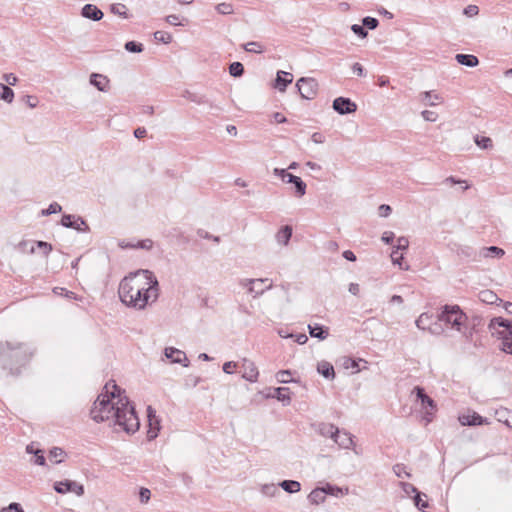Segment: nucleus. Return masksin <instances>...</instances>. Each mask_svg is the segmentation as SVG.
I'll list each match as a JSON object with an SVG mask.
<instances>
[{
	"label": "nucleus",
	"instance_id": "obj_1",
	"mask_svg": "<svg viewBox=\"0 0 512 512\" xmlns=\"http://www.w3.org/2000/svg\"><path fill=\"white\" fill-rule=\"evenodd\" d=\"M124 393L125 391L114 380H109L94 402L90 415L98 423L113 418L114 425L132 434L138 431L140 421L135 407L130 404L129 398Z\"/></svg>",
	"mask_w": 512,
	"mask_h": 512
},
{
	"label": "nucleus",
	"instance_id": "obj_2",
	"mask_svg": "<svg viewBox=\"0 0 512 512\" xmlns=\"http://www.w3.org/2000/svg\"><path fill=\"white\" fill-rule=\"evenodd\" d=\"M34 355L31 345L19 341H0V366L11 376H19Z\"/></svg>",
	"mask_w": 512,
	"mask_h": 512
},
{
	"label": "nucleus",
	"instance_id": "obj_3",
	"mask_svg": "<svg viewBox=\"0 0 512 512\" xmlns=\"http://www.w3.org/2000/svg\"><path fill=\"white\" fill-rule=\"evenodd\" d=\"M139 280L142 285H144L143 290L140 292H136L133 301L129 307L135 308L137 310L144 309L149 300L152 299V302L156 301L159 296V282L150 270H138Z\"/></svg>",
	"mask_w": 512,
	"mask_h": 512
},
{
	"label": "nucleus",
	"instance_id": "obj_4",
	"mask_svg": "<svg viewBox=\"0 0 512 512\" xmlns=\"http://www.w3.org/2000/svg\"><path fill=\"white\" fill-rule=\"evenodd\" d=\"M437 320L449 325L458 332H462V328L467 324L468 316L458 305L446 304L441 308L440 313H438Z\"/></svg>",
	"mask_w": 512,
	"mask_h": 512
},
{
	"label": "nucleus",
	"instance_id": "obj_5",
	"mask_svg": "<svg viewBox=\"0 0 512 512\" xmlns=\"http://www.w3.org/2000/svg\"><path fill=\"white\" fill-rule=\"evenodd\" d=\"M139 277L138 271L132 272L124 277L119 284L118 294L120 300L127 307L132 303L136 292L144 291V285L141 284Z\"/></svg>",
	"mask_w": 512,
	"mask_h": 512
},
{
	"label": "nucleus",
	"instance_id": "obj_6",
	"mask_svg": "<svg viewBox=\"0 0 512 512\" xmlns=\"http://www.w3.org/2000/svg\"><path fill=\"white\" fill-rule=\"evenodd\" d=\"M413 393H415L417 400L420 401L422 409L425 410L424 420L426 423H430L432 415L436 411L435 401L426 394L425 389L421 386L414 387Z\"/></svg>",
	"mask_w": 512,
	"mask_h": 512
},
{
	"label": "nucleus",
	"instance_id": "obj_7",
	"mask_svg": "<svg viewBox=\"0 0 512 512\" xmlns=\"http://www.w3.org/2000/svg\"><path fill=\"white\" fill-rule=\"evenodd\" d=\"M296 87L303 99H313L319 88V84L316 79L311 77H301L296 82Z\"/></svg>",
	"mask_w": 512,
	"mask_h": 512
},
{
	"label": "nucleus",
	"instance_id": "obj_8",
	"mask_svg": "<svg viewBox=\"0 0 512 512\" xmlns=\"http://www.w3.org/2000/svg\"><path fill=\"white\" fill-rule=\"evenodd\" d=\"M512 327V321L503 317H494L488 324V330L492 336L502 340L503 336Z\"/></svg>",
	"mask_w": 512,
	"mask_h": 512
},
{
	"label": "nucleus",
	"instance_id": "obj_9",
	"mask_svg": "<svg viewBox=\"0 0 512 512\" xmlns=\"http://www.w3.org/2000/svg\"><path fill=\"white\" fill-rule=\"evenodd\" d=\"M61 225L74 229L78 232H89L90 228L87 222L81 217L72 214H64L61 218Z\"/></svg>",
	"mask_w": 512,
	"mask_h": 512
},
{
	"label": "nucleus",
	"instance_id": "obj_10",
	"mask_svg": "<svg viewBox=\"0 0 512 512\" xmlns=\"http://www.w3.org/2000/svg\"><path fill=\"white\" fill-rule=\"evenodd\" d=\"M53 488L59 494L72 492L75 493L77 496L84 495V486L76 481L69 479L55 482Z\"/></svg>",
	"mask_w": 512,
	"mask_h": 512
},
{
	"label": "nucleus",
	"instance_id": "obj_11",
	"mask_svg": "<svg viewBox=\"0 0 512 512\" xmlns=\"http://www.w3.org/2000/svg\"><path fill=\"white\" fill-rule=\"evenodd\" d=\"M333 109L340 115H347L356 112L357 104L347 97H337L333 100Z\"/></svg>",
	"mask_w": 512,
	"mask_h": 512
},
{
	"label": "nucleus",
	"instance_id": "obj_12",
	"mask_svg": "<svg viewBox=\"0 0 512 512\" xmlns=\"http://www.w3.org/2000/svg\"><path fill=\"white\" fill-rule=\"evenodd\" d=\"M240 372L242 373V378L251 383L256 382L258 379V369L255 363L249 359H243L240 365Z\"/></svg>",
	"mask_w": 512,
	"mask_h": 512
},
{
	"label": "nucleus",
	"instance_id": "obj_13",
	"mask_svg": "<svg viewBox=\"0 0 512 512\" xmlns=\"http://www.w3.org/2000/svg\"><path fill=\"white\" fill-rule=\"evenodd\" d=\"M164 354L172 363L182 364L184 367H187L189 364L186 354L177 348L167 347L164 350Z\"/></svg>",
	"mask_w": 512,
	"mask_h": 512
},
{
	"label": "nucleus",
	"instance_id": "obj_14",
	"mask_svg": "<svg viewBox=\"0 0 512 512\" xmlns=\"http://www.w3.org/2000/svg\"><path fill=\"white\" fill-rule=\"evenodd\" d=\"M292 81L293 75L291 73L280 70L276 74L274 87L278 89L280 92H284L288 85L292 83Z\"/></svg>",
	"mask_w": 512,
	"mask_h": 512
},
{
	"label": "nucleus",
	"instance_id": "obj_15",
	"mask_svg": "<svg viewBox=\"0 0 512 512\" xmlns=\"http://www.w3.org/2000/svg\"><path fill=\"white\" fill-rule=\"evenodd\" d=\"M89 82L97 90L101 92H107L109 90L110 80L107 76L99 73H92L89 78Z\"/></svg>",
	"mask_w": 512,
	"mask_h": 512
},
{
	"label": "nucleus",
	"instance_id": "obj_16",
	"mask_svg": "<svg viewBox=\"0 0 512 512\" xmlns=\"http://www.w3.org/2000/svg\"><path fill=\"white\" fill-rule=\"evenodd\" d=\"M459 421L463 426H479L487 424V420L476 412L472 414L462 415L459 417Z\"/></svg>",
	"mask_w": 512,
	"mask_h": 512
},
{
	"label": "nucleus",
	"instance_id": "obj_17",
	"mask_svg": "<svg viewBox=\"0 0 512 512\" xmlns=\"http://www.w3.org/2000/svg\"><path fill=\"white\" fill-rule=\"evenodd\" d=\"M81 15L84 18H87V19H90L93 21H99L104 16L103 12L97 6H95L93 4L84 5L81 10Z\"/></svg>",
	"mask_w": 512,
	"mask_h": 512
},
{
	"label": "nucleus",
	"instance_id": "obj_18",
	"mask_svg": "<svg viewBox=\"0 0 512 512\" xmlns=\"http://www.w3.org/2000/svg\"><path fill=\"white\" fill-rule=\"evenodd\" d=\"M290 390L287 387H277L273 389L272 393H269L267 397L276 398L282 402L284 406L289 405L291 402Z\"/></svg>",
	"mask_w": 512,
	"mask_h": 512
},
{
	"label": "nucleus",
	"instance_id": "obj_19",
	"mask_svg": "<svg viewBox=\"0 0 512 512\" xmlns=\"http://www.w3.org/2000/svg\"><path fill=\"white\" fill-rule=\"evenodd\" d=\"M316 431L320 435L324 437H330L332 439L337 437V435L340 433L339 428L331 423H318L316 425Z\"/></svg>",
	"mask_w": 512,
	"mask_h": 512
},
{
	"label": "nucleus",
	"instance_id": "obj_20",
	"mask_svg": "<svg viewBox=\"0 0 512 512\" xmlns=\"http://www.w3.org/2000/svg\"><path fill=\"white\" fill-rule=\"evenodd\" d=\"M308 330L311 337L319 340H325L329 335V328L318 323L309 324Z\"/></svg>",
	"mask_w": 512,
	"mask_h": 512
},
{
	"label": "nucleus",
	"instance_id": "obj_21",
	"mask_svg": "<svg viewBox=\"0 0 512 512\" xmlns=\"http://www.w3.org/2000/svg\"><path fill=\"white\" fill-rule=\"evenodd\" d=\"M292 227L290 225L282 226L279 231L276 233L275 238L278 244L288 245L291 237H292Z\"/></svg>",
	"mask_w": 512,
	"mask_h": 512
},
{
	"label": "nucleus",
	"instance_id": "obj_22",
	"mask_svg": "<svg viewBox=\"0 0 512 512\" xmlns=\"http://www.w3.org/2000/svg\"><path fill=\"white\" fill-rule=\"evenodd\" d=\"M266 281H268L267 278H265V279H262V278H260V279H242L240 281V284L244 287H247L249 293H255L254 297H257L259 295H262L265 292V289L256 290L254 285L257 283H264Z\"/></svg>",
	"mask_w": 512,
	"mask_h": 512
},
{
	"label": "nucleus",
	"instance_id": "obj_23",
	"mask_svg": "<svg viewBox=\"0 0 512 512\" xmlns=\"http://www.w3.org/2000/svg\"><path fill=\"white\" fill-rule=\"evenodd\" d=\"M334 442L339 445V447L344 449L352 448L354 444L353 436L348 432L339 433L337 437L333 438Z\"/></svg>",
	"mask_w": 512,
	"mask_h": 512
},
{
	"label": "nucleus",
	"instance_id": "obj_24",
	"mask_svg": "<svg viewBox=\"0 0 512 512\" xmlns=\"http://www.w3.org/2000/svg\"><path fill=\"white\" fill-rule=\"evenodd\" d=\"M26 452L28 454H33L35 456V459L33 460V463L39 466H44L46 464V458L44 457V451L35 448L34 443H31L26 446Z\"/></svg>",
	"mask_w": 512,
	"mask_h": 512
},
{
	"label": "nucleus",
	"instance_id": "obj_25",
	"mask_svg": "<svg viewBox=\"0 0 512 512\" xmlns=\"http://www.w3.org/2000/svg\"><path fill=\"white\" fill-rule=\"evenodd\" d=\"M317 371L326 379H334L335 378V370L331 363L327 361H320L317 365Z\"/></svg>",
	"mask_w": 512,
	"mask_h": 512
},
{
	"label": "nucleus",
	"instance_id": "obj_26",
	"mask_svg": "<svg viewBox=\"0 0 512 512\" xmlns=\"http://www.w3.org/2000/svg\"><path fill=\"white\" fill-rule=\"evenodd\" d=\"M495 417L499 422L512 428V410L501 407L495 411Z\"/></svg>",
	"mask_w": 512,
	"mask_h": 512
},
{
	"label": "nucleus",
	"instance_id": "obj_27",
	"mask_svg": "<svg viewBox=\"0 0 512 512\" xmlns=\"http://www.w3.org/2000/svg\"><path fill=\"white\" fill-rule=\"evenodd\" d=\"M478 298L481 302L490 305L502 302V299H500L495 292L488 289L480 291L478 294Z\"/></svg>",
	"mask_w": 512,
	"mask_h": 512
},
{
	"label": "nucleus",
	"instance_id": "obj_28",
	"mask_svg": "<svg viewBox=\"0 0 512 512\" xmlns=\"http://www.w3.org/2000/svg\"><path fill=\"white\" fill-rule=\"evenodd\" d=\"M455 60L464 66L467 67H476L479 64V60L475 55L472 54H456Z\"/></svg>",
	"mask_w": 512,
	"mask_h": 512
},
{
	"label": "nucleus",
	"instance_id": "obj_29",
	"mask_svg": "<svg viewBox=\"0 0 512 512\" xmlns=\"http://www.w3.org/2000/svg\"><path fill=\"white\" fill-rule=\"evenodd\" d=\"M160 422L161 421L158 416L148 420L147 438L149 441L154 440L158 436L161 429Z\"/></svg>",
	"mask_w": 512,
	"mask_h": 512
},
{
	"label": "nucleus",
	"instance_id": "obj_30",
	"mask_svg": "<svg viewBox=\"0 0 512 512\" xmlns=\"http://www.w3.org/2000/svg\"><path fill=\"white\" fill-rule=\"evenodd\" d=\"M434 319L433 315L422 313L415 321V324L421 330H429Z\"/></svg>",
	"mask_w": 512,
	"mask_h": 512
},
{
	"label": "nucleus",
	"instance_id": "obj_31",
	"mask_svg": "<svg viewBox=\"0 0 512 512\" xmlns=\"http://www.w3.org/2000/svg\"><path fill=\"white\" fill-rule=\"evenodd\" d=\"M278 486L290 494L301 490V484L296 480H283L278 484Z\"/></svg>",
	"mask_w": 512,
	"mask_h": 512
},
{
	"label": "nucleus",
	"instance_id": "obj_32",
	"mask_svg": "<svg viewBox=\"0 0 512 512\" xmlns=\"http://www.w3.org/2000/svg\"><path fill=\"white\" fill-rule=\"evenodd\" d=\"M291 183L294 186L295 195L302 197L306 194V183L300 177H290Z\"/></svg>",
	"mask_w": 512,
	"mask_h": 512
},
{
	"label": "nucleus",
	"instance_id": "obj_33",
	"mask_svg": "<svg viewBox=\"0 0 512 512\" xmlns=\"http://www.w3.org/2000/svg\"><path fill=\"white\" fill-rule=\"evenodd\" d=\"M308 499L312 504L318 505L320 503H323L326 499L325 490L323 489V487L315 488L308 495Z\"/></svg>",
	"mask_w": 512,
	"mask_h": 512
},
{
	"label": "nucleus",
	"instance_id": "obj_34",
	"mask_svg": "<svg viewBox=\"0 0 512 512\" xmlns=\"http://www.w3.org/2000/svg\"><path fill=\"white\" fill-rule=\"evenodd\" d=\"M456 253L461 258L466 259H475L476 258V251L473 247L468 245H458L456 249Z\"/></svg>",
	"mask_w": 512,
	"mask_h": 512
},
{
	"label": "nucleus",
	"instance_id": "obj_35",
	"mask_svg": "<svg viewBox=\"0 0 512 512\" xmlns=\"http://www.w3.org/2000/svg\"><path fill=\"white\" fill-rule=\"evenodd\" d=\"M505 254V251L502 248L497 246L484 247L481 250V255L483 257H491V258H500Z\"/></svg>",
	"mask_w": 512,
	"mask_h": 512
},
{
	"label": "nucleus",
	"instance_id": "obj_36",
	"mask_svg": "<svg viewBox=\"0 0 512 512\" xmlns=\"http://www.w3.org/2000/svg\"><path fill=\"white\" fill-rule=\"evenodd\" d=\"M191 102H194L198 105L208 104L211 110L222 111V108L219 105L210 102L204 95L194 93Z\"/></svg>",
	"mask_w": 512,
	"mask_h": 512
},
{
	"label": "nucleus",
	"instance_id": "obj_37",
	"mask_svg": "<svg viewBox=\"0 0 512 512\" xmlns=\"http://www.w3.org/2000/svg\"><path fill=\"white\" fill-rule=\"evenodd\" d=\"M0 99L7 103H12L14 99V92L10 86L0 83Z\"/></svg>",
	"mask_w": 512,
	"mask_h": 512
},
{
	"label": "nucleus",
	"instance_id": "obj_38",
	"mask_svg": "<svg viewBox=\"0 0 512 512\" xmlns=\"http://www.w3.org/2000/svg\"><path fill=\"white\" fill-rule=\"evenodd\" d=\"M474 142L481 149H490L493 147L492 139L490 137L475 135Z\"/></svg>",
	"mask_w": 512,
	"mask_h": 512
},
{
	"label": "nucleus",
	"instance_id": "obj_39",
	"mask_svg": "<svg viewBox=\"0 0 512 512\" xmlns=\"http://www.w3.org/2000/svg\"><path fill=\"white\" fill-rule=\"evenodd\" d=\"M111 13L118 15L124 19H127L129 17L127 8L124 4L121 3H115L110 6Z\"/></svg>",
	"mask_w": 512,
	"mask_h": 512
},
{
	"label": "nucleus",
	"instance_id": "obj_40",
	"mask_svg": "<svg viewBox=\"0 0 512 512\" xmlns=\"http://www.w3.org/2000/svg\"><path fill=\"white\" fill-rule=\"evenodd\" d=\"M242 48L246 52H250V53H262L264 51L263 45L257 41H251L246 44H243Z\"/></svg>",
	"mask_w": 512,
	"mask_h": 512
},
{
	"label": "nucleus",
	"instance_id": "obj_41",
	"mask_svg": "<svg viewBox=\"0 0 512 512\" xmlns=\"http://www.w3.org/2000/svg\"><path fill=\"white\" fill-rule=\"evenodd\" d=\"M244 66L241 62H233L229 66V74L232 77L238 78L241 77L244 74Z\"/></svg>",
	"mask_w": 512,
	"mask_h": 512
},
{
	"label": "nucleus",
	"instance_id": "obj_42",
	"mask_svg": "<svg viewBox=\"0 0 512 512\" xmlns=\"http://www.w3.org/2000/svg\"><path fill=\"white\" fill-rule=\"evenodd\" d=\"M124 48L130 53H140L144 50L143 44L137 41H127Z\"/></svg>",
	"mask_w": 512,
	"mask_h": 512
},
{
	"label": "nucleus",
	"instance_id": "obj_43",
	"mask_svg": "<svg viewBox=\"0 0 512 512\" xmlns=\"http://www.w3.org/2000/svg\"><path fill=\"white\" fill-rule=\"evenodd\" d=\"M468 325L472 327V330L479 332L480 327L484 325V318L480 315H473L467 321Z\"/></svg>",
	"mask_w": 512,
	"mask_h": 512
},
{
	"label": "nucleus",
	"instance_id": "obj_44",
	"mask_svg": "<svg viewBox=\"0 0 512 512\" xmlns=\"http://www.w3.org/2000/svg\"><path fill=\"white\" fill-rule=\"evenodd\" d=\"M273 174L277 177H280L283 182L291 183L290 177H297L296 175H293L292 173H289L287 169H281V168H274Z\"/></svg>",
	"mask_w": 512,
	"mask_h": 512
},
{
	"label": "nucleus",
	"instance_id": "obj_45",
	"mask_svg": "<svg viewBox=\"0 0 512 512\" xmlns=\"http://www.w3.org/2000/svg\"><path fill=\"white\" fill-rule=\"evenodd\" d=\"M64 456H66V452L60 447H53L49 451V458L54 459L56 464L61 463L63 461V459L62 458L58 459V458L64 457Z\"/></svg>",
	"mask_w": 512,
	"mask_h": 512
},
{
	"label": "nucleus",
	"instance_id": "obj_46",
	"mask_svg": "<svg viewBox=\"0 0 512 512\" xmlns=\"http://www.w3.org/2000/svg\"><path fill=\"white\" fill-rule=\"evenodd\" d=\"M435 100H439V96L437 94H432L431 91H427L422 94L421 101L425 105L434 106L436 104Z\"/></svg>",
	"mask_w": 512,
	"mask_h": 512
},
{
	"label": "nucleus",
	"instance_id": "obj_47",
	"mask_svg": "<svg viewBox=\"0 0 512 512\" xmlns=\"http://www.w3.org/2000/svg\"><path fill=\"white\" fill-rule=\"evenodd\" d=\"M291 374L292 372L290 370H280L276 374V379L279 383H290L294 381L293 379L290 378Z\"/></svg>",
	"mask_w": 512,
	"mask_h": 512
},
{
	"label": "nucleus",
	"instance_id": "obj_48",
	"mask_svg": "<svg viewBox=\"0 0 512 512\" xmlns=\"http://www.w3.org/2000/svg\"><path fill=\"white\" fill-rule=\"evenodd\" d=\"M362 24L365 29L374 30L378 27L379 21L377 18L366 16L362 19Z\"/></svg>",
	"mask_w": 512,
	"mask_h": 512
},
{
	"label": "nucleus",
	"instance_id": "obj_49",
	"mask_svg": "<svg viewBox=\"0 0 512 512\" xmlns=\"http://www.w3.org/2000/svg\"><path fill=\"white\" fill-rule=\"evenodd\" d=\"M154 38L156 41L164 44H169L172 41V35L165 31H156L154 33Z\"/></svg>",
	"mask_w": 512,
	"mask_h": 512
},
{
	"label": "nucleus",
	"instance_id": "obj_50",
	"mask_svg": "<svg viewBox=\"0 0 512 512\" xmlns=\"http://www.w3.org/2000/svg\"><path fill=\"white\" fill-rule=\"evenodd\" d=\"M216 11L219 13V14H222V15H229V14H232L234 12V9H233V6L232 4L230 3H219L216 7H215Z\"/></svg>",
	"mask_w": 512,
	"mask_h": 512
},
{
	"label": "nucleus",
	"instance_id": "obj_51",
	"mask_svg": "<svg viewBox=\"0 0 512 512\" xmlns=\"http://www.w3.org/2000/svg\"><path fill=\"white\" fill-rule=\"evenodd\" d=\"M62 211V207L61 205H59L57 202H53L51 203L48 208L46 209H43L41 211V215L42 216H48V215H51V214H56V213H59Z\"/></svg>",
	"mask_w": 512,
	"mask_h": 512
},
{
	"label": "nucleus",
	"instance_id": "obj_52",
	"mask_svg": "<svg viewBox=\"0 0 512 512\" xmlns=\"http://www.w3.org/2000/svg\"><path fill=\"white\" fill-rule=\"evenodd\" d=\"M423 495L422 492H417V494L414 496V504L420 511H425V509L429 506L428 502L423 500L421 496ZM424 496H426L424 494Z\"/></svg>",
	"mask_w": 512,
	"mask_h": 512
},
{
	"label": "nucleus",
	"instance_id": "obj_53",
	"mask_svg": "<svg viewBox=\"0 0 512 512\" xmlns=\"http://www.w3.org/2000/svg\"><path fill=\"white\" fill-rule=\"evenodd\" d=\"M261 491L264 495L269 497H273L277 493H279L278 486H276L275 484H265L262 486Z\"/></svg>",
	"mask_w": 512,
	"mask_h": 512
},
{
	"label": "nucleus",
	"instance_id": "obj_54",
	"mask_svg": "<svg viewBox=\"0 0 512 512\" xmlns=\"http://www.w3.org/2000/svg\"><path fill=\"white\" fill-rule=\"evenodd\" d=\"M35 245L42 250L43 255L47 257L49 253L53 250V247L50 243L42 240H38L34 242Z\"/></svg>",
	"mask_w": 512,
	"mask_h": 512
},
{
	"label": "nucleus",
	"instance_id": "obj_55",
	"mask_svg": "<svg viewBox=\"0 0 512 512\" xmlns=\"http://www.w3.org/2000/svg\"><path fill=\"white\" fill-rule=\"evenodd\" d=\"M404 257L402 254H398V250H393L392 253H391V260L393 262V264L395 265H398L401 269H405V270H408V266L406 267H403L402 265V261H403Z\"/></svg>",
	"mask_w": 512,
	"mask_h": 512
},
{
	"label": "nucleus",
	"instance_id": "obj_56",
	"mask_svg": "<svg viewBox=\"0 0 512 512\" xmlns=\"http://www.w3.org/2000/svg\"><path fill=\"white\" fill-rule=\"evenodd\" d=\"M444 183L446 184H451V185H455V184H464V186L461 187L462 191H465L467 190L470 185L467 184V182L465 180H461V179H457L456 177L454 176H450V177H447L445 180H444Z\"/></svg>",
	"mask_w": 512,
	"mask_h": 512
},
{
	"label": "nucleus",
	"instance_id": "obj_57",
	"mask_svg": "<svg viewBox=\"0 0 512 512\" xmlns=\"http://www.w3.org/2000/svg\"><path fill=\"white\" fill-rule=\"evenodd\" d=\"M351 30L352 32L357 35L358 37L360 38H366L367 35H368V31L364 28L363 24L362 25H359V24H353L351 26Z\"/></svg>",
	"mask_w": 512,
	"mask_h": 512
},
{
	"label": "nucleus",
	"instance_id": "obj_58",
	"mask_svg": "<svg viewBox=\"0 0 512 512\" xmlns=\"http://www.w3.org/2000/svg\"><path fill=\"white\" fill-rule=\"evenodd\" d=\"M437 317L434 319V321L431 324L430 329L428 330L433 335H440L444 332V329L441 325V323H438Z\"/></svg>",
	"mask_w": 512,
	"mask_h": 512
},
{
	"label": "nucleus",
	"instance_id": "obj_59",
	"mask_svg": "<svg viewBox=\"0 0 512 512\" xmlns=\"http://www.w3.org/2000/svg\"><path fill=\"white\" fill-rule=\"evenodd\" d=\"M0 512H24V509L19 503L12 502L7 507L2 508Z\"/></svg>",
	"mask_w": 512,
	"mask_h": 512
},
{
	"label": "nucleus",
	"instance_id": "obj_60",
	"mask_svg": "<svg viewBox=\"0 0 512 512\" xmlns=\"http://www.w3.org/2000/svg\"><path fill=\"white\" fill-rule=\"evenodd\" d=\"M409 247V240L408 238L404 237V236H401L397 239V245L395 247L394 250H401V251H405L407 250Z\"/></svg>",
	"mask_w": 512,
	"mask_h": 512
},
{
	"label": "nucleus",
	"instance_id": "obj_61",
	"mask_svg": "<svg viewBox=\"0 0 512 512\" xmlns=\"http://www.w3.org/2000/svg\"><path fill=\"white\" fill-rule=\"evenodd\" d=\"M153 247V241L151 239L139 240L135 244L136 249L150 250Z\"/></svg>",
	"mask_w": 512,
	"mask_h": 512
},
{
	"label": "nucleus",
	"instance_id": "obj_62",
	"mask_svg": "<svg viewBox=\"0 0 512 512\" xmlns=\"http://www.w3.org/2000/svg\"><path fill=\"white\" fill-rule=\"evenodd\" d=\"M151 492L148 488H140L139 490V499L141 503H147L150 500Z\"/></svg>",
	"mask_w": 512,
	"mask_h": 512
},
{
	"label": "nucleus",
	"instance_id": "obj_63",
	"mask_svg": "<svg viewBox=\"0 0 512 512\" xmlns=\"http://www.w3.org/2000/svg\"><path fill=\"white\" fill-rule=\"evenodd\" d=\"M478 13H479V8L476 5H468L463 10V14L466 15L467 17L476 16V15H478Z\"/></svg>",
	"mask_w": 512,
	"mask_h": 512
},
{
	"label": "nucleus",
	"instance_id": "obj_64",
	"mask_svg": "<svg viewBox=\"0 0 512 512\" xmlns=\"http://www.w3.org/2000/svg\"><path fill=\"white\" fill-rule=\"evenodd\" d=\"M421 115L426 121H430V122H435L438 118V114L436 112L430 111V110L422 111Z\"/></svg>",
	"mask_w": 512,
	"mask_h": 512
}]
</instances>
